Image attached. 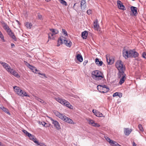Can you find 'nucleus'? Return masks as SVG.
Masks as SVG:
<instances>
[{
	"instance_id": "1",
	"label": "nucleus",
	"mask_w": 146,
	"mask_h": 146,
	"mask_svg": "<svg viewBox=\"0 0 146 146\" xmlns=\"http://www.w3.org/2000/svg\"><path fill=\"white\" fill-rule=\"evenodd\" d=\"M54 113L56 115L59 117L63 121L68 123L70 124L72 123V120L70 118L67 117L63 114H61L60 113L57 111H55L54 112ZM73 124H74V123L73 122Z\"/></svg>"
},
{
	"instance_id": "2",
	"label": "nucleus",
	"mask_w": 146,
	"mask_h": 146,
	"mask_svg": "<svg viewBox=\"0 0 146 146\" xmlns=\"http://www.w3.org/2000/svg\"><path fill=\"white\" fill-rule=\"evenodd\" d=\"M92 74L93 79L97 80H101L103 78L102 73L98 70L93 71Z\"/></svg>"
},
{
	"instance_id": "3",
	"label": "nucleus",
	"mask_w": 146,
	"mask_h": 146,
	"mask_svg": "<svg viewBox=\"0 0 146 146\" xmlns=\"http://www.w3.org/2000/svg\"><path fill=\"white\" fill-rule=\"evenodd\" d=\"M55 100L56 101L64 106L70 109H72L73 108V106L71 105L68 101L65 99L58 97L55 98Z\"/></svg>"
},
{
	"instance_id": "4",
	"label": "nucleus",
	"mask_w": 146,
	"mask_h": 146,
	"mask_svg": "<svg viewBox=\"0 0 146 146\" xmlns=\"http://www.w3.org/2000/svg\"><path fill=\"white\" fill-rule=\"evenodd\" d=\"M64 37L62 36H61L59 38L58 40V43L57 46H58L60 45V44H62L63 43V42H64L65 44L67 46L69 47H70L72 44V42L70 41H68L64 39Z\"/></svg>"
},
{
	"instance_id": "5",
	"label": "nucleus",
	"mask_w": 146,
	"mask_h": 146,
	"mask_svg": "<svg viewBox=\"0 0 146 146\" xmlns=\"http://www.w3.org/2000/svg\"><path fill=\"white\" fill-rule=\"evenodd\" d=\"M115 66L119 70V72H124L125 68L123 66L122 61L120 60H118L116 63Z\"/></svg>"
},
{
	"instance_id": "6",
	"label": "nucleus",
	"mask_w": 146,
	"mask_h": 146,
	"mask_svg": "<svg viewBox=\"0 0 146 146\" xmlns=\"http://www.w3.org/2000/svg\"><path fill=\"white\" fill-rule=\"evenodd\" d=\"M118 76L119 78H120L119 84L120 85H121L124 82L126 79L125 77L126 74L124 72H118Z\"/></svg>"
},
{
	"instance_id": "7",
	"label": "nucleus",
	"mask_w": 146,
	"mask_h": 146,
	"mask_svg": "<svg viewBox=\"0 0 146 146\" xmlns=\"http://www.w3.org/2000/svg\"><path fill=\"white\" fill-rule=\"evenodd\" d=\"M131 52V50H128L126 49H123L122 51L123 56L125 59L130 58Z\"/></svg>"
},
{
	"instance_id": "8",
	"label": "nucleus",
	"mask_w": 146,
	"mask_h": 146,
	"mask_svg": "<svg viewBox=\"0 0 146 146\" xmlns=\"http://www.w3.org/2000/svg\"><path fill=\"white\" fill-rule=\"evenodd\" d=\"M48 117L52 121V124L54 125V126L55 127L56 129L57 130H59L61 129V127L58 122L56 120L53 119L51 117Z\"/></svg>"
},
{
	"instance_id": "9",
	"label": "nucleus",
	"mask_w": 146,
	"mask_h": 146,
	"mask_svg": "<svg viewBox=\"0 0 146 146\" xmlns=\"http://www.w3.org/2000/svg\"><path fill=\"white\" fill-rule=\"evenodd\" d=\"M0 63L3 66V67L8 72H9L11 70V67L8 64L5 62L1 61L0 62Z\"/></svg>"
},
{
	"instance_id": "10",
	"label": "nucleus",
	"mask_w": 146,
	"mask_h": 146,
	"mask_svg": "<svg viewBox=\"0 0 146 146\" xmlns=\"http://www.w3.org/2000/svg\"><path fill=\"white\" fill-rule=\"evenodd\" d=\"M13 88L14 89L15 92L18 95L21 96V93L22 92V90L20 88L16 86L13 87Z\"/></svg>"
},
{
	"instance_id": "11",
	"label": "nucleus",
	"mask_w": 146,
	"mask_h": 146,
	"mask_svg": "<svg viewBox=\"0 0 146 146\" xmlns=\"http://www.w3.org/2000/svg\"><path fill=\"white\" fill-rule=\"evenodd\" d=\"M117 5L118 8L120 9L125 10L126 9L125 7L123 5L122 2L119 0L117 1Z\"/></svg>"
},
{
	"instance_id": "12",
	"label": "nucleus",
	"mask_w": 146,
	"mask_h": 146,
	"mask_svg": "<svg viewBox=\"0 0 146 146\" xmlns=\"http://www.w3.org/2000/svg\"><path fill=\"white\" fill-rule=\"evenodd\" d=\"M131 51L130 58H136L138 57L139 54L137 52L132 50H131Z\"/></svg>"
},
{
	"instance_id": "13",
	"label": "nucleus",
	"mask_w": 146,
	"mask_h": 146,
	"mask_svg": "<svg viewBox=\"0 0 146 146\" xmlns=\"http://www.w3.org/2000/svg\"><path fill=\"white\" fill-rule=\"evenodd\" d=\"M131 11L133 15L135 16L137 14V8L133 6H131Z\"/></svg>"
},
{
	"instance_id": "14",
	"label": "nucleus",
	"mask_w": 146,
	"mask_h": 146,
	"mask_svg": "<svg viewBox=\"0 0 146 146\" xmlns=\"http://www.w3.org/2000/svg\"><path fill=\"white\" fill-rule=\"evenodd\" d=\"M106 60L108 64L111 65L114 62L113 60L111 57L106 56Z\"/></svg>"
},
{
	"instance_id": "15",
	"label": "nucleus",
	"mask_w": 146,
	"mask_h": 146,
	"mask_svg": "<svg viewBox=\"0 0 146 146\" xmlns=\"http://www.w3.org/2000/svg\"><path fill=\"white\" fill-rule=\"evenodd\" d=\"M9 72L17 78L20 77V76L18 74V73L14 70L11 69Z\"/></svg>"
},
{
	"instance_id": "16",
	"label": "nucleus",
	"mask_w": 146,
	"mask_h": 146,
	"mask_svg": "<svg viewBox=\"0 0 146 146\" xmlns=\"http://www.w3.org/2000/svg\"><path fill=\"white\" fill-rule=\"evenodd\" d=\"M94 28L95 30H98L99 28V26L98 24V21L97 19L95 21H94Z\"/></svg>"
},
{
	"instance_id": "17",
	"label": "nucleus",
	"mask_w": 146,
	"mask_h": 146,
	"mask_svg": "<svg viewBox=\"0 0 146 146\" xmlns=\"http://www.w3.org/2000/svg\"><path fill=\"white\" fill-rule=\"evenodd\" d=\"M1 23L4 29L7 32L11 29L8 25L4 22H1Z\"/></svg>"
},
{
	"instance_id": "18",
	"label": "nucleus",
	"mask_w": 146,
	"mask_h": 146,
	"mask_svg": "<svg viewBox=\"0 0 146 146\" xmlns=\"http://www.w3.org/2000/svg\"><path fill=\"white\" fill-rule=\"evenodd\" d=\"M81 7L82 9H84L86 7V0H82L81 1Z\"/></svg>"
},
{
	"instance_id": "19",
	"label": "nucleus",
	"mask_w": 146,
	"mask_h": 146,
	"mask_svg": "<svg viewBox=\"0 0 146 146\" xmlns=\"http://www.w3.org/2000/svg\"><path fill=\"white\" fill-rule=\"evenodd\" d=\"M131 129H129L128 128H124V133L125 135H128L131 132Z\"/></svg>"
},
{
	"instance_id": "20",
	"label": "nucleus",
	"mask_w": 146,
	"mask_h": 146,
	"mask_svg": "<svg viewBox=\"0 0 146 146\" xmlns=\"http://www.w3.org/2000/svg\"><path fill=\"white\" fill-rule=\"evenodd\" d=\"M88 35L87 31H84L82 33V37L83 38L86 39Z\"/></svg>"
},
{
	"instance_id": "21",
	"label": "nucleus",
	"mask_w": 146,
	"mask_h": 146,
	"mask_svg": "<svg viewBox=\"0 0 146 146\" xmlns=\"http://www.w3.org/2000/svg\"><path fill=\"white\" fill-rule=\"evenodd\" d=\"M97 89L100 92L103 93H106L109 91L110 90L109 88L107 89V90H106L104 88L101 89V88H97Z\"/></svg>"
},
{
	"instance_id": "22",
	"label": "nucleus",
	"mask_w": 146,
	"mask_h": 146,
	"mask_svg": "<svg viewBox=\"0 0 146 146\" xmlns=\"http://www.w3.org/2000/svg\"><path fill=\"white\" fill-rule=\"evenodd\" d=\"M95 62L96 64L98 66H101L103 64V62L101 61H99V59L96 58L95 59Z\"/></svg>"
},
{
	"instance_id": "23",
	"label": "nucleus",
	"mask_w": 146,
	"mask_h": 146,
	"mask_svg": "<svg viewBox=\"0 0 146 146\" xmlns=\"http://www.w3.org/2000/svg\"><path fill=\"white\" fill-rule=\"evenodd\" d=\"M0 109H1L4 112L7 113V114L10 115V113L9 112V111L8 110L5 108L3 106H1V107H0Z\"/></svg>"
},
{
	"instance_id": "24",
	"label": "nucleus",
	"mask_w": 146,
	"mask_h": 146,
	"mask_svg": "<svg viewBox=\"0 0 146 146\" xmlns=\"http://www.w3.org/2000/svg\"><path fill=\"white\" fill-rule=\"evenodd\" d=\"M76 57L77 60L79 62H82L83 61V58L81 54H78L77 55Z\"/></svg>"
},
{
	"instance_id": "25",
	"label": "nucleus",
	"mask_w": 146,
	"mask_h": 146,
	"mask_svg": "<svg viewBox=\"0 0 146 146\" xmlns=\"http://www.w3.org/2000/svg\"><path fill=\"white\" fill-rule=\"evenodd\" d=\"M101 88V89H102V88H104V89L107 90V89L109 88L106 85H98L97 86V88Z\"/></svg>"
},
{
	"instance_id": "26",
	"label": "nucleus",
	"mask_w": 146,
	"mask_h": 146,
	"mask_svg": "<svg viewBox=\"0 0 146 146\" xmlns=\"http://www.w3.org/2000/svg\"><path fill=\"white\" fill-rule=\"evenodd\" d=\"M21 96L22 97H24V96H26V97H29L30 96L29 95H28L27 93L25 92V91L22 90V92L21 93Z\"/></svg>"
},
{
	"instance_id": "27",
	"label": "nucleus",
	"mask_w": 146,
	"mask_h": 146,
	"mask_svg": "<svg viewBox=\"0 0 146 146\" xmlns=\"http://www.w3.org/2000/svg\"><path fill=\"white\" fill-rule=\"evenodd\" d=\"M36 99L37 100L40 102L41 103L43 104H46V102H44V100L38 98V97H36Z\"/></svg>"
},
{
	"instance_id": "28",
	"label": "nucleus",
	"mask_w": 146,
	"mask_h": 146,
	"mask_svg": "<svg viewBox=\"0 0 146 146\" xmlns=\"http://www.w3.org/2000/svg\"><path fill=\"white\" fill-rule=\"evenodd\" d=\"M96 113L95 115L98 117H104L103 116L102 113L98 111H97V112Z\"/></svg>"
},
{
	"instance_id": "29",
	"label": "nucleus",
	"mask_w": 146,
	"mask_h": 146,
	"mask_svg": "<svg viewBox=\"0 0 146 146\" xmlns=\"http://www.w3.org/2000/svg\"><path fill=\"white\" fill-rule=\"evenodd\" d=\"M50 31L52 33H54V34H56L58 33V31L55 29H50Z\"/></svg>"
},
{
	"instance_id": "30",
	"label": "nucleus",
	"mask_w": 146,
	"mask_h": 146,
	"mask_svg": "<svg viewBox=\"0 0 146 146\" xmlns=\"http://www.w3.org/2000/svg\"><path fill=\"white\" fill-rule=\"evenodd\" d=\"M118 143L114 141H112L110 145L112 146H117Z\"/></svg>"
},
{
	"instance_id": "31",
	"label": "nucleus",
	"mask_w": 146,
	"mask_h": 146,
	"mask_svg": "<svg viewBox=\"0 0 146 146\" xmlns=\"http://www.w3.org/2000/svg\"><path fill=\"white\" fill-rule=\"evenodd\" d=\"M87 121L89 124L93 126L94 124H95V123H94V121L93 120L89 119H88Z\"/></svg>"
},
{
	"instance_id": "32",
	"label": "nucleus",
	"mask_w": 146,
	"mask_h": 146,
	"mask_svg": "<svg viewBox=\"0 0 146 146\" xmlns=\"http://www.w3.org/2000/svg\"><path fill=\"white\" fill-rule=\"evenodd\" d=\"M35 72H34V73H38L40 75L42 76V77H45V74H41L40 73H39L38 72L39 71V70H38L36 68H35Z\"/></svg>"
},
{
	"instance_id": "33",
	"label": "nucleus",
	"mask_w": 146,
	"mask_h": 146,
	"mask_svg": "<svg viewBox=\"0 0 146 146\" xmlns=\"http://www.w3.org/2000/svg\"><path fill=\"white\" fill-rule=\"evenodd\" d=\"M60 3L63 5L67 6V3L64 0H59Z\"/></svg>"
},
{
	"instance_id": "34",
	"label": "nucleus",
	"mask_w": 146,
	"mask_h": 146,
	"mask_svg": "<svg viewBox=\"0 0 146 146\" xmlns=\"http://www.w3.org/2000/svg\"><path fill=\"white\" fill-rule=\"evenodd\" d=\"M26 26L27 28L31 29L32 26V25L31 23L27 22L26 23Z\"/></svg>"
},
{
	"instance_id": "35",
	"label": "nucleus",
	"mask_w": 146,
	"mask_h": 146,
	"mask_svg": "<svg viewBox=\"0 0 146 146\" xmlns=\"http://www.w3.org/2000/svg\"><path fill=\"white\" fill-rule=\"evenodd\" d=\"M8 35H9L10 37H11L13 35H14L13 32L10 29L7 32Z\"/></svg>"
},
{
	"instance_id": "36",
	"label": "nucleus",
	"mask_w": 146,
	"mask_h": 146,
	"mask_svg": "<svg viewBox=\"0 0 146 146\" xmlns=\"http://www.w3.org/2000/svg\"><path fill=\"white\" fill-rule=\"evenodd\" d=\"M36 138L34 137V139H33L32 140L36 143L38 145H40V143H39L38 141L36 140Z\"/></svg>"
},
{
	"instance_id": "37",
	"label": "nucleus",
	"mask_w": 146,
	"mask_h": 146,
	"mask_svg": "<svg viewBox=\"0 0 146 146\" xmlns=\"http://www.w3.org/2000/svg\"><path fill=\"white\" fill-rule=\"evenodd\" d=\"M138 127L139 130L141 131H143V127L142 126V125L141 124H139V125Z\"/></svg>"
},
{
	"instance_id": "38",
	"label": "nucleus",
	"mask_w": 146,
	"mask_h": 146,
	"mask_svg": "<svg viewBox=\"0 0 146 146\" xmlns=\"http://www.w3.org/2000/svg\"><path fill=\"white\" fill-rule=\"evenodd\" d=\"M55 34L52 33H50L48 34V37L49 39H51V36H52Z\"/></svg>"
},
{
	"instance_id": "39",
	"label": "nucleus",
	"mask_w": 146,
	"mask_h": 146,
	"mask_svg": "<svg viewBox=\"0 0 146 146\" xmlns=\"http://www.w3.org/2000/svg\"><path fill=\"white\" fill-rule=\"evenodd\" d=\"M105 138L106 141H108V142H109L110 144L113 141L111 140L109 137H105Z\"/></svg>"
},
{
	"instance_id": "40",
	"label": "nucleus",
	"mask_w": 146,
	"mask_h": 146,
	"mask_svg": "<svg viewBox=\"0 0 146 146\" xmlns=\"http://www.w3.org/2000/svg\"><path fill=\"white\" fill-rule=\"evenodd\" d=\"M62 33H63L64 35H65V36H66L67 35V33L65 29H62Z\"/></svg>"
},
{
	"instance_id": "41",
	"label": "nucleus",
	"mask_w": 146,
	"mask_h": 146,
	"mask_svg": "<svg viewBox=\"0 0 146 146\" xmlns=\"http://www.w3.org/2000/svg\"><path fill=\"white\" fill-rule=\"evenodd\" d=\"M11 37L15 41H16L17 40V38L14 35H13Z\"/></svg>"
},
{
	"instance_id": "42",
	"label": "nucleus",
	"mask_w": 146,
	"mask_h": 146,
	"mask_svg": "<svg viewBox=\"0 0 146 146\" xmlns=\"http://www.w3.org/2000/svg\"><path fill=\"white\" fill-rule=\"evenodd\" d=\"M142 57L145 58H146V52H144L143 53Z\"/></svg>"
},
{
	"instance_id": "43",
	"label": "nucleus",
	"mask_w": 146,
	"mask_h": 146,
	"mask_svg": "<svg viewBox=\"0 0 146 146\" xmlns=\"http://www.w3.org/2000/svg\"><path fill=\"white\" fill-rule=\"evenodd\" d=\"M38 19L40 20L42 19V16L40 14H38Z\"/></svg>"
},
{
	"instance_id": "44",
	"label": "nucleus",
	"mask_w": 146,
	"mask_h": 146,
	"mask_svg": "<svg viewBox=\"0 0 146 146\" xmlns=\"http://www.w3.org/2000/svg\"><path fill=\"white\" fill-rule=\"evenodd\" d=\"M119 96V95L118 94V92H115V93H114L113 95V97H115V96Z\"/></svg>"
},
{
	"instance_id": "45",
	"label": "nucleus",
	"mask_w": 146,
	"mask_h": 146,
	"mask_svg": "<svg viewBox=\"0 0 146 146\" xmlns=\"http://www.w3.org/2000/svg\"><path fill=\"white\" fill-rule=\"evenodd\" d=\"M87 14L89 15L91 14L92 13V11L91 10L89 9L87 10Z\"/></svg>"
},
{
	"instance_id": "46",
	"label": "nucleus",
	"mask_w": 146,
	"mask_h": 146,
	"mask_svg": "<svg viewBox=\"0 0 146 146\" xmlns=\"http://www.w3.org/2000/svg\"><path fill=\"white\" fill-rule=\"evenodd\" d=\"M93 126L98 127L100 126V125L97 123H95V124H94Z\"/></svg>"
},
{
	"instance_id": "47",
	"label": "nucleus",
	"mask_w": 146,
	"mask_h": 146,
	"mask_svg": "<svg viewBox=\"0 0 146 146\" xmlns=\"http://www.w3.org/2000/svg\"><path fill=\"white\" fill-rule=\"evenodd\" d=\"M34 135H33L30 136L29 137V139L31 140H32L33 139H34Z\"/></svg>"
},
{
	"instance_id": "48",
	"label": "nucleus",
	"mask_w": 146,
	"mask_h": 146,
	"mask_svg": "<svg viewBox=\"0 0 146 146\" xmlns=\"http://www.w3.org/2000/svg\"><path fill=\"white\" fill-rule=\"evenodd\" d=\"M25 64H26V65L28 67H29L31 65H30V64L29 63H28L27 62H26V61H25Z\"/></svg>"
},
{
	"instance_id": "49",
	"label": "nucleus",
	"mask_w": 146,
	"mask_h": 146,
	"mask_svg": "<svg viewBox=\"0 0 146 146\" xmlns=\"http://www.w3.org/2000/svg\"><path fill=\"white\" fill-rule=\"evenodd\" d=\"M43 123H44V126L46 127H47L48 126V124L45 123L44 122H43Z\"/></svg>"
},
{
	"instance_id": "50",
	"label": "nucleus",
	"mask_w": 146,
	"mask_h": 146,
	"mask_svg": "<svg viewBox=\"0 0 146 146\" xmlns=\"http://www.w3.org/2000/svg\"><path fill=\"white\" fill-rule=\"evenodd\" d=\"M23 131L24 133L26 135H27V133H28V132L27 131L25 130H23Z\"/></svg>"
},
{
	"instance_id": "51",
	"label": "nucleus",
	"mask_w": 146,
	"mask_h": 146,
	"mask_svg": "<svg viewBox=\"0 0 146 146\" xmlns=\"http://www.w3.org/2000/svg\"><path fill=\"white\" fill-rule=\"evenodd\" d=\"M32 135V134L28 132V133H27V134L26 135L28 136V137H29L30 136H31V135Z\"/></svg>"
},
{
	"instance_id": "52",
	"label": "nucleus",
	"mask_w": 146,
	"mask_h": 146,
	"mask_svg": "<svg viewBox=\"0 0 146 146\" xmlns=\"http://www.w3.org/2000/svg\"><path fill=\"white\" fill-rule=\"evenodd\" d=\"M97 111L95 110H92V112L95 115L96 113L97 112Z\"/></svg>"
},
{
	"instance_id": "53",
	"label": "nucleus",
	"mask_w": 146,
	"mask_h": 146,
	"mask_svg": "<svg viewBox=\"0 0 146 146\" xmlns=\"http://www.w3.org/2000/svg\"><path fill=\"white\" fill-rule=\"evenodd\" d=\"M3 34H2V33H1V31H0V38H3Z\"/></svg>"
},
{
	"instance_id": "54",
	"label": "nucleus",
	"mask_w": 146,
	"mask_h": 146,
	"mask_svg": "<svg viewBox=\"0 0 146 146\" xmlns=\"http://www.w3.org/2000/svg\"><path fill=\"white\" fill-rule=\"evenodd\" d=\"M35 67H33V68H32V69H31V70H32V71L33 72H35Z\"/></svg>"
},
{
	"instance_id": "55",
	"label": "nucleus",
	"mask_w": 146,
	"mask_h": 146,
	"mask_svg": "<svg viewBox=\"0 0 146 146\" xmlns=\"http://www.w3.org/2000/svg\"><path fill=\"white\" fill-rule=\"evenodd\" d=\"M11 48H13L15 47V45L13 43H11Z\"/></svg>"
},
{
	"instance_id": "56",
	"label": "nucleus",
	"mask_w": 146,
	"mask_h": 146,
	"mask_svg": "<svg viewBox=\"0 0 146 146\" xmlns=\"http://www.w3.org/2000/svg\"><path fill=\"white\" fill-rule=\"evenodd\" d=\"M34 67L33 66L31 65L29 68L31 70L32 69V68H33V67Z\"/></svg>"
},
{
	"instance_id": "57",
	"label": "nucleus",
	"mask_w": 146,
	"mask_h": 146,
	"mask_svg": "<svg viewBox=\"0 0 146 146\" xmlns=\"http://www.w3.org/2000/svg\"><path fill=\"white\" fill-rule=\"evenodd\" d=\"M3 38H1V40H3V42H4L5 41V40L4 39V37H3Z\"/></svg>"
},
{
	"instance_id": "58",
	"label": "nucleus",
	"mask_w": 146,
	"mask_h": 146,
	"mask_svg": "<svg viewBox=\"0 0 146 146\" xmlns=\"http://www.w3.org/2000/svg\"><path fill=\"white\" fill-rule=\"evenodd\" d=\"M136 144L134 142H133V146H136Z\"/></svg>"
},
{
	"instance_id": "59",
	"label": "nucleus",
	"mask_w": 146,
	"mask_h": 146,
	"mask_svg": "<svg viewBox=\"0 0 146 146\" xmlns=\"http://www.w3.org/2000/svg\"><path fill=\"white\" fill-rule=\"evenodd\" d=\"M0 146H5L3 145L1 143V142H0Z\"/></svg>"
},
{
	"instance_id": "60",
	"label": "nucleus",
	"mask_w": 146,
	"mask_h": 146,
	"mask_svg": "<svg viewBox=\"0 0 146 146\" xmlns=\"http://www.w3.org/2000/svg\"><path fill=\"white\" fill-rule=\"evenodd\" d=\"M88 62V61H85V62H84L83 64L85 65L86 64V63Z\"/></svg>"
},
{
	"instance_id": "61",
	"label": "nucleus",
	"mask_w": 146,
	"mask_h": 146,
	"mask_svg": "<svg viewBox=\"0 0 146 146\" xmlns=\"http://www.w3.org/2000/svg\"><path fill=\"white\" fill-rule=\"evenodd\" d=\"M16 21L17 22V23L19 24V21H18L17 20H16Z\"/></svg>"
},
{
	"instance_id": "62",
	"label": "nucleus",
	"mask_w": 146,
	"mask_h": 146,
	"mask_svg": "<svg viewBox=\"0 0 146 146\" xmlns=\"http://www.w3.org/2000/svg\"><path fill=\"white\" fill-rule=\"evenodd\" d=\"M45 1L47 2H48L49 1H50V0H45Z\"/></svg>"
},
{
	"instance_id": "63",
	"label": "nucleus",
	"mask_w": 146,
	"mask_h": 146,
	"mask_svg": "<svg viewBox=\"0 0 146 146\" xmlns=\"http://www.w3.org/2000/svg\"><path fill=\"white\" fill-rule=\"evenodd\" d=\"M76 3H75L74 4V6H73V8H74V7H75V6L76 5Z\"/></svg>"
},
{
	"instance_id": "64",
	"label": "nucleus",
	"mask_w": 146,
	"mask_h": 146,
	"mask_svg": "<svg viewBox=\"0 0 146 146\" xmlns=\"http://www.w3.org/2000/svg\"><path fill=\"white\" fill-rule=\"evenodd\" d=\"M117 146H121V145H119V144H118V145H117Z\"/></svg>"
}]
</instances>
